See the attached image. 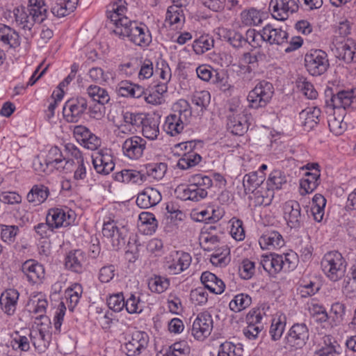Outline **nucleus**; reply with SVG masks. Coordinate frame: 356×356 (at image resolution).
<instances>
[{
  "label": "nucleus",
  "mask_w": 356,
  "mask_h": 356,
  "mask_svg": "<svg viewBox=\"0 0 356 356\" xmlns=\"http://www.w3.org/2000/svg\"><path fill=\"white\" fill-rule=\"evenodd\" d=\"M61 157V152L57 147H52L49 150L47 155V165H50V171L54 168L58 170L63 171L65 173L71 172L75 162L74 160H65Z\"/></svg>",
  "instance_id": "nucleus-21"
},
{
  "label": "nucleus",
  "mask_w": 356,
  "mask_h": 356,
  "mask_svg": "<svg viewBox=\"0 0 356 356\" xmlns=\"http://www.w3.org/2000/svg\"><path fill=\"white\" fill-rule=\"evenodd\" d=\"M252 303L251 297L245 293L237 294L234 299L229 302V309L234 312H239L247 307Z\"/></svg>",
  "instance_id": "nucleus-44"
},
{
  "label": "nucleus",
  "mask_w": 356,
  "mask_h": 356,
  "mask_svg": "<svg viewBox=\"0 0 356 356\" xmlns=\"http://www.w3.org/2000/svg\"><path fill=\"white\" fill-rule=\"evenodd\" d=\"M227 127L233 135L242 136L248 129V120L243 114H229Z\"/></svg>",
  "instance_id": "nucleus-27"
},
{
  "label": "nucleus",
  "mask_w": 356,
  "mask_h": 356,
  "mask_svg": "<svg viewBox=\"0 0 356 356\" xmlns=\"http://www.w3.org/2000/svg\"><path fill=\"white\" fill-rule=\"evenodd\" d=\"M116 91L120 96L134 98H139L145 93V89L142 86L128 81L120 82L116 87Z\"/></svg>",
  "instance_id": "nucleus-32"
},
{
  "label": "nucleus",
  "mask_w": 356,
  "mask_h": 356,
  "mask_svg": "<svg viewBox=\"0 0 356 356\" xmlns=\"http://www.w3.org/2000/svg\"><path fill=\"white\" fill-rule=\"evenodd\" d=\"M219 34L223 40L227 42L234 49L245 47V40L241 33L234 29H222Z\"/></svg>",
  "instance_id": "nucleus-35"
},
{
  "label": "nucleus",
  "mask_w": 356,
  "mask_h": 356,
  "mask_svg": "<svg viewBox=\"0 0 356 356\" xmlns=\"http://www.w3.org/2000/svg\"><path fill=\"white\" fill-rule=\"evenodd\" d=\"M305 65L312 76H321L330 67L327 54L321 49H312L305 56Z\"/></svg>",
  "instance_id": "nucleus-5"
},
{
  "label": "nucleus",
  "mask_w": 356,
  "mask_h": 356,
  "mask_svg": "<svg viewBox=\"0 0 356 356\" xmlns=\"http://www.w3.org/2000/svg\"><path fill=\"white\" fill-rule=\"evenodd\" d=\"M320 177V170L307 172L304 177L300 180V194L304 195L312 193L321 184Z\"/></svg>",
  "instance_id": "nucleus-31"
},
{
  "label": "nucleus",
  "mask_w": 356,
  "mask_h": 356,
  "mask_svg": "<svg viewBox=\"0 0 356 356\" xmlns=\"http://www.w3.org/2000/svg\"><path fill=\"white\" fill-rule=\"evenodd\" d=\"M38 329L30 330L29 339L35 349L39 353H44L50 343L51 334L47 326H39Z\"/></svg>",
  "instance_id": "nucleus-22"
},
{
  "label": "nucleus",
  "mask_w": 356,
  "mask_h": 356,
  "mask_svg": "<svg viewBox=\"0 0 356 356\" xmlns=\"http://www.w3.org/2000/svg\"><path fill=\"white\" fill-rule=\"evenodd\" d=\"M323 339V345L315 352L314 356H335L337 351L334 343L336 341L330 335L325 336Z\"/></svg>",
  "instance_id": "nucleus-48"
},
{
  "label": "nucleus",
  "mask_w": 356,
  "mask_h": 356,
  "mask_svg": "<svg viewBox=\"0 0 356 356\" xmlns=\"http://www.w3.org/2000/svg\"><path fill=\"white\" fill-rule=\"evenodd\" d=\"M284 218L291 229L298 230L303 226L305 216L301 214V207L297 201L289 200L285 202Z\"/></svg>",
  "instance_id": "nucleus-9"
},
{
  "label": "nucleus",
  "mask_w": 356,
  "mask_h": 356,
  "mask_svg": "<svg viewBox=\"0 0 356 356\" xmlns=\"http://www.w3.org/2000/svg\"><path fill=\"white\" fill-rule=\"evenodd\" d=\"M327 106L333 108H356V88L341 90L332 95L330 99L326 101Z\"/></svg>",
  "instance_id": "nucleus-13"
},
{
  "label": "nucleus",
  "mask_w": 356,
  "mask_h": 356,
  "mask_svg": "<svg viewBox=\"0 0 356 356\" xmlns=\"http://www.w3.org/2000/svg\"><path fill=\"white\" fill-rule=\"evenodd\" d=\"M200 280L204 286V288L209 289L215 294H221L225 291V285L224 282L211 272L205 271L202 273Z\"/></svg>",
  "instance_id": "nucleus-30"
},
{
  "label": "nucleus",
  "mask_w": 356,
  "mask_h": 356,
  "mask_svg": "<svg viewBox=\"0 0 356 356\" xmlns=\"http://www.w3.org/2000/svg\"><path fill=\"white\" fill-rule=\"evenodd\" d=\"M0 44L9 48H17L20 45L18 33L6 24H0Z\"/></svg>",
  "instance_id": "nucleus-29"
},
{
  "label": "nucleus",
  "mask_w": 356,
  "mask_h": 356,
  "mask_svg": "<svg viewBox=\"0 0 356 356\" xmlns=\"http://www.w3.org/2000/svg\"><path fill=\"white\" fill-rule=\"evenodd\" d=\"M145 118L143 113L127 111L123 113V121L137 131V128L142 126Z\"/></svg>",
  "instance_id": "nucleus-51"
},
{
  "label": "nucleus",
  "mask_w": 356,
  "mask_h": 356,
  "mask_svg": "<svg viewBox=\"0 0 356 356\" xmlns=\"http://www.w3.org/2000/svg\"><path fill=\"white\" fill-rule=\"evenodd\" d=\"M27 8L28 10H34L43 21L47 17V6L44 0H29Z\"/></svg>",
  "instance_id": "nucleus-54"
},
{
  "label": "nucleus",
  "mask_w": 356,
  "mask_h": 356,
  "mask_svg": "<svg viewBox=\"0 0 356 356\" xmlns=\"http://www.w3.org/2000/svg\"><path fill=\"white\" fill-rule=\"evenodd\" d=\"M49 194L47 187L43 185H35L27 194V200L35 204H40L44 202Z\"/></svg>",
  "instance_id": "nucleus-38"
},
{
  "label": "nucleus",
  "mask_w": 356,
  "mask_h": 356,
  "mask_svg": "<svg viewBox=\"0 0 356 356\" xmlns=\"http://www.w3.org/2000/svg\"><path fill=\"white\" fill-rule=\"evenodd\" d=\"M264 179V175H259L258 172L246 174L243 179V186L245 193H252L253 191L261 186Z\"/></svg>",
  "instance_id": "nucleus-37"
},
{
  "label": "nucleus",
  "mask_w": 356,
  "mask_h": 356,
  "mask_svg": "<svg viewBox=\"0 0 356 356\" xmlns=\"http://www.w3.org/2000/svg\"><path fill=\"white\" fill-rule=\"evenodd\" d=\"M155 72L159 74V77L167 83L171 77V70L166 61L160 59L156 63Z\"/></svg>",
  "instance_id": "nucleus-62"
},
{
  "label": "nucleus",
  "mask_w": 356,
  "mask_h": 356,
  "mask_svg": "<svg viewBox=\"0 0 356 356\" xmlns=\"http://www.w3.org/2000/svg\"><path fill=\"white\" fill-rule=\"evenodd\" d=\"M214 40L208 35H201L193 44V49L196 54H202L213 47Z\"/></svg>",
  "instance_id": "nucleus-46"
},
{
  "label": "nucleus",
  "mask_w": 356,
  "mask_h": 356,
  "mask_svg": "<svg viewBox=\"0 0 356 356\" xmlns=\"http://www.w3.org/2000/svg\"><path fill=\"white\" fill-rule=\"evenodd\" d=\"M188 185L182 189V197L194 202H199L205 198L208 195L207 190L213 185L211 179L202 174L191 175L188 179Z\"/></svg>",
  "instance_id": "nucleus-2"
},
{
  "label": "nucleus",
  "mask_w": 356,
  "mask_h": 356,
  "mask_svg": "<svg viewBox=\"0 0 356 356\" xmlns=\"http://www.w3.org/2000/svg\"><path fill=\"white\" fill-rule=\"evenodd\" d=\"M124 298L122 293L110 296L107 300L108 307L115 312H119L124 307Z\"/></svg>",
  "instance_id": "nucleus-59"
},
{
  "label": "nucleus",
  "mask_w": 356,
  "mask_h": 356,
  "mask_svg": "<svg viewBox=\"0 0 356 356\" xmlns=\"http://www.w3.org/2000/svg\"><path fill=\"white\" fill-rule=\"evenodd\" d=\"M270 8L272 9L275 19L284 21L289 17V13H293L298 9L295 0H271Z\"/></svg>",
  "instance_id": "nucleus-19"
},
{
  "label": "nucleus",
  "mask_w": 356,
  "mask_h": 356,
  "mask_svg": "<svg viewBox=\"0 0 356 356\" xmlns=\"http://www.w3.org/2000/svg\"><path fill=\"white\" fill-rule=\"evenodd\" d=\"M296 86L298 90L302 93L307 99H314L318 96L313 84L304 76H298L296 80Z\"/></svg>",
  "instance_id": "nucleus-39"
},
{
  "label": "nucleus",
  "mask_w": 356,
  "mask_h": 356,
  "mask_svg": "<svg viewBox=\"0 0 356 356\" xmlns=\"http://www.w3.org/2000/svg\"><path fill=\"white\" fill-rule=\"evenodd\" d=\"M127 11V3L123 0H118L108 6L106 16L110 23L114 26L113 29H121L125 24L124 20L129 19L125 16Z\"/></svg>",
  "instance_id": "nucleus-16"
},
{
  "label": "nucleus",
  "mask_w": 356,
  "mask_h": 356,
  "mask_svg": "<svg viewBox=\"0 0 356 356\" xmlns=\"http://www.w3.org/2000/svg\"><path fill=\"white\" fill-rule=\"evenodd\" d=\"M252 193L253 195L252 198L254 200L255 206H268L275 194L273 190L267 186L266 187L261 186L253 191Z\"/></svg>",
  "instance_id": "nucleus-36"
},
{
  "label": "nucleus",
  "mask_w": 356,
  "mask_h": 356,
  "mask_svg": "<svg viewBox=\"0 0 356 356\" xmlns=\"http://www.w3.org/2000/svg\"><path fill=\"white\" fill-rule=\"evenodd\" d=\"M88 102L86 98L78 97L68 99L63 108V116L67 122H76L87 111Z\"/></svg>",
  "instance_id": "nucleus-8"
},
{
  "label": "nucleus",
  "mask_w": 356,
  "mask_h": 356,
  "mask_svg": "<svg viewBox=\"0 0 356 356\" xmlns=\"http://www.w3.org/2000/svg\"><path fill=\"white\" fill-rule=\"evenodd\" d=\"M285 323L282 322L280 318L273 319L270 328V334L273 341L280 339L284 331Z\"/></svg>",
  "instance_id": "nucleus-61"
},
{
  "label": "nucleus",
  "mask_w": 356,
  "mask_h": 356,
  "mask_svg": "<svg viewBox=\"0 0 356 356\" xmlns=\"http://www.w3.org/2000/svg\"><path fill=\"white\" fill-rule=\"evenodd\" d=\"M273 94V84L265 80L261 81L248 93V106L254 109L265 107L270 102Z\"/></svg>",
  "instance_id": "nucleus-4"
},
{
  "label": "nucleus",
  "mask_w": 356,
  "mask_h": 356,
  "mask_svg": "<svg viewBox=\"0 0 356 356\" xmlns=\"http://www.w3.org/2000/svg\"><path fill=\"white\" fill-rule=\"evenodd\" d=\"M167 170V165L163 163L150 164L147 167V174L156 180L161 179Z\"/></svg>",
  "instance_id": "nucleus-55"
},
{
  "label": "nucleus",
  "mask_w": 356,
  "mask_h": 356,
  "mask_svg": "<svg viewBox=\"0 0 356 356\" xmlns=\"http://www.w3.org/2000/svg\"><path fill=\"white\" fill-rule=\"evenodd\" d=\"M173 114L180 116L184 120H188L192 116V111L188 102L184 99L179 100L174 105Z\"/></svg>",
  "instance_id": "nucleus-53"
},
{
  "label": "nucleus",
  "mask_w": 356,
  "mask_h": 356,
  "mask_svg": "<svg viewBox=\"0 0 356 356\" xmlns=\"http://www.w3.org/2000/svg\"><path fill=\"white\" fill-rule=\"evenodd\" d=\"M202 160L201 156L193 151L183 154L177 162V167L181 170H186L197 165Z\"/></svg>",
  "instance_id": "nucleus-42"
},
{
  "label": "nucleus",
  "mask_w": 356,
  "mask_h": 356,
  "mask_svg": "<svg viewBox=\"0 0 356 356\" xmlns=\"http://www.w3.org/2000/svg\"><path fill=\"white\" fill-rule=\"evenodd\" d=\"M254 263L249 259H244L238 267V274L243 280H249L254 274Z\"/></svg>",
  "instance_id": "nucleus-58"
},
{
  "label": "nucleus",
  "mask_w": 356,
  "mask_h": 356,
  "mask_svg": "<svg viewBox=\"0 0 356 356\" xmlns=\"http://www.w3.org/2000/svg\"><path fill=\"white\" fill-rule=\"evenodd\" d=\"M302 115H305V126L312 129L319 122V116L321 115V110L318 108H313L312 110L302 112Z\"/></svg>",
  "instance_id": "nucleus-56"
},
{
  "label": "nucleus",
  "mask_w": 356,
  "mask_h": 356,
  "mask_svg": "<svg viewBox=\"0 0 356 356\" xmlns=\"http://www.w3.org/2000/svg\"><path fill=\"white\" fill-rule=\"evenodd\" d=\"M191 263V257L188 253L174 251L166 258L165 268L171 275H178L187 269Z\"/></svg>",
  "instance_id": "nucleus-7"
},
{
  "label": "nucleus",
  "mask_w": 356,
  "mask_h": 356,
  "mask_svg": "<svg viewBox=\"0 0 356 356\" xmlns=\"http://www.w3.org/2000/svg\"><path fill=\"white\" fill-rule=\"evenodd\" d=\"M188 122V120H184L181 117L172 113L166 118L163 129L168 134L175 136L180 134L183 131L185 124Z\"/></svg>",
  "instance_id": "nucleus-33"
},
{
  "label": "nucleus",
  "mask_w": 356,
  "mask_h": 356,
  "mask_svg": "<svg viewBox=\"0 0 356 356\" xmlns=\"http://www.w3.org/2000/svg\"><path fill=\"white\" fill-rule=\"evenodd\" d=\"M75 219V213L72 210L60 208H53L49 210L46 217L47 222H50L51 227L59 228L67 227L71 225Z\"/></svg>",
  "instance_id": "nucleus-12"
},
{
  "label": "nucleus",
  "mask_w": 356,
  "mask_h": 356,
  "mask_svg": "<svg viewBox=\"0 0 356 356\" xmlns=\"http://www.w3.org/2000/svg\"><path fill=\"white\" fill-rule=\"evenodd\" d=\"M30 305L32 306V312L36 314L35 322L38 326H47L51 327V321L48 316L45 315L47 307L48 305L47 300L42 293H38L31 298L30 300Z\"/></svg>",
  "instance_id": "nucleus-17"
},
{
  "label": "nucleus",
  "mask_w": 356,
  "mask_h": 356,
  "mask_svg": "<svg viewBox=\"0 0 356 356\" xmlns=\"http://www.w3.org/2000/svg\"><path fill=\"white\" fill-rule=\"evenodd\" d=\"M13 15L16 24L25 31H31L35 23L43 22L34 10H28V8L23 6L14 8Z\"/></svg>",
  "instance_id": "nucleus-11"
},
{
  "label": "nucleus",
  "mask_w": 356,
  "mask_h": 356,
  "mask_svg": "<svg viewBox=\"0 0 356 356\" xmlns=\"http://www.w3.org/2000/svg\"><path fill=\"white\" fill-rule=\"evenodd\" d=\"M286 183V177L285 174L278 170H273L270 175L266 181V186L273 190H279L283 184Z\"/></svg>",
  "instance_id": "nucleus-47"
},
{
  "label": "nucleus",
  "mask_w": 356,
  "mask_h": 356,
  "mask_svg": "<svg viewBox=\"0 0 356 356\" xmlns=\"http://www.w3.org/2000/svg\"><path fill=\"white\" fill-rule=\"evenodd\" d=\"M87 93L93 101L99 104L105 105L110 101V96L107 90L99 86L91 85L87 88Z\"/></svg>",
  "instance_id": "nucleus-41"
},
{
  "label": "nucleus",
  "mask_w": 356,
  "mask_h": 356,
  "mask_svg": "<svg viewBox=\"0 0 356 356\" xmlns=\"http://www.w3.org/2000/svg\"><path fill=\"white\" fill-rule=\"evenodd\" d=\"M161 200V195L156 189L147 187L139 193L136 204L141 209H148L156 205Z\"/></svg>",
  "instance_id": "nucleus-24"
},
{
  "label": "nucleus",
  "mask_w": 356,
  "mask_h": 356,
  "mask_svg": "<svg viewBox=\"0 0 356 356\" xmlns=\"http://www.w3.org/2000/svg\"><path fill=\"white\" fill-rule=\"evenodd\" d=\"M124 307L129 314L140 313L143 310L140 306L139 297H136L134 294H131L130 297L126 300Z\"/></svg>",
  "instance_id": "nucleus-63"
},
{
  "label": "nucleus",
  "mask_w": 356,
  "mask_h": 356,
  "mask_svg": "<svg viewBox=\"0 0 356 356\" xmlns=\"http://www.w3.org/2000/svg\"><path fill=\"white\" fill-rule=\"evenodd\" d=\"M170 282L167 278L159 275H155L149 280V289L154 293H161L164 292L169 286Z\"/></svg>",
  "instance_id": "nucleus-49"
},
{
  "label": "nucleus",
  "mask_w": 356,
  "mask_h": 356,
  "mask_svg": "<svg viewBox=\"0 0 356 356\" xmlns=\"http://www.w3.org/2000/svg\"><path fill=\"white\" fill-rule=\"evenodd\" d=\"M336 49V56L346 63L356 62V43L352 39L343 40L336 38L333 42Z\"/></svg>",
  "instance_id": "nucleus-14"
},
{
  "label": "nucleus",
  "mask_w": 356,
  "mask_h": 356,
  "mask_svg": "<svg viewBox=\"0 0 356 356\" xmlns=\"http://www.w3.org/2000/svg\"><path fill=\"white\" fill-rule=\"evenodd\" d=\"M343 292L348 298L356 297V280L351 275L344 280Z\"/></svg>",
  "instance_id": "nucleus-64"
},
{
  "label": "nucleus",
  "mask_w": 356,
  "mask_h": 356,
  "mask_svg": "<svg viewBox=\"0 0 356 356\" xmlns=\"http://www.w3.org/2000/svg\"><path fill=\"white\" fill-rule=\"evenodd\" d=\"M260 35L263 40L270 44L281 45L286 43L288 39V33L285 31L273 28L270 24L263 28Z\"/></svg>",
  "instance_id": "nucleus-23"
},
{
  "label": "nucleus",
  "mask_w": 356,
  "mask_h": 356,
  "mask_svg": "<svg viewBox=\"0 0 356 356\" xmlns=\"http://www.w3.org/2000/svg\"><path fill=\"white\" fill-rule=\"evenodd\" d=\"M213 329L211 315L207 312L200 313L194 320L192 325V335L197 340H204L210 335Z\"/></svg>",
  "instance_id": "nucleus-10"
},
{
  "label": "nucleus",
  "mask_w": 356,
  "mask_h": 356,
  "mask_svg": "<svg viewBox=\"0 0 356 356\" xmlns=\"http://www.w3.org/2000/svg\"><path fill=\"white\" fill-rule=\"evenodd\" d=\"M321 268L326 276L332 281H337L345 273V261L341 254L337 251L326 253L321 262Z\"/></svg>",
  "instance_id": "nucleus-3"
},
{
  "label": "nucleus",
  "mask_w": 356,
  "mask_h": 356,
  "mask_svg": "<svg viewBox=\"0 0 356 356\" xmlns=\"http://www.w3.org/2000/svg\"><path fill=\"white\" fill-rule=\"evenodd\" d=\"M229 254V250L227 248L224 249L221 252L216 250L215 253L211 255L210 261L213 266L217 267L225 266L230 261Z\"/></svg>",
  "instance_id": "nucleus-52"
},
{
  "label": "nucleus",
  "mask_w": 356,
  "mask_h": 356,
  "mask_svg": "<svg viewBox=\"0 0 356 356\" xmlns=\"http://www.w3.org/2000/svg\"><path fill=\"white\" fill-rule=\"evenodd\" d=\"M309 330L305 323H296L284 338L285 349L300 348L309 339Z\"/></svg>",
  "instance_id": "nucleus-6"
},
{
  "label": "nucleus",
  "mask_w": 356,
  "mask_h": 356,
  "mask_svg": "<svg viewBox=\"0 0 356 356\" xmlns=\"http://www.w3.org/2000/svg\"><path fill=\"white\" fill-rule=\"evenodd\" d=\"M19 293L17 290L10 289L2 293L0 297V305L2 310L9 316L13 315L15 312Z\"/></svg>",
  "instance_id": "nucleus-28"
},
{
  "label": "nucleus",
  "mask_w": 356,
  "mask_h": 356,
  "mask_svg": "<svg viewBox=\"0 0 356 356\" xmlns=\"http://www.w3.org/2000/svg\"><path fill=\"white\" fill-rule=\"evenodd\" d=\"M345 309L346 307L342 303L335 302L332 304L330 312H327L330 327L338 326L342 322Z\"/></svg>",
  "instance_id": "nucleus-40"
},
{
  "label": "nucleus",
  "mask_w": 356,
  "mask_h": 356,
  "mask_svg": "<svg viewBox=\"0 0 356 356\" xmlns=\"http://www.w3.org/2000/svg\"><path fill=\"white\" fill-rule=\"evenodd\" d=\"M159 122L154 118H145L142 124L143 135L149 140H155L159 134Z\"/></svg>",
  "instance_id": "nucleus-43"
},
{
  "label": "nucleus",
  "mask_w": 356,
  "mask_h": 356,
  "mask_svg": "<svg viewBox=\"0 0 356 356\" xmlns=\"http://www.w3.org/2000/svg\"><path fill=\"white\" fill-rule=\"evenodd\" d=\"M125 24L120 29H113L112 33L121 39L128 38L135 44L146 47L152 42L151 34L145 26H138L136 22L124 19Z\"/></svg>",
  "instance_id": "nucleus-1"
},
{
  "label": "nucleus",
  "mask_w": 356,
  "mask_h": 356,
  "mask_svg": "<svg viewBox=\"0 0 356 356\" xmlns=\"http://www.w3.org/2000/svg\"><path fill=\"white\" fill-rule=\"evenodd\" d=\"M259 244L263 249L280 248L284 245L282 235L277 231H266L259 238Z\"/></svg>",
  "instance_id": "nucleus-34"
},
{
  "label": "nucleus",
  "mask_w": 356,
  "mask_h": 356,
  "mask_svg": "<svg viewBox=\"0 0 356 356\" xmlns=\"http://www.w3.org/2000/svg\"><path fill=\"white\" fill-rule=\"evenodd\" d=\"M86 255L81 250L71 251L65 257V265L66 268L77 273H81L86 265Z\"/></svg>",
  "instance_id": "nucleus-25"
},
{
  "label": "nucleus",
  "mask_w": 356,
  "mask_h": 356,
  "mask_svg": "<svg viewBox=\"0 0 356 356\" xmlns=\"http://www.w3.org/2000/svg\"><path fill=\"white\" fill-rule=\"evenodd\" d=\"M210 93L207 90L196 91L192 96V102L202 110L210 102Z\"/></svg>",
  "instance_id": "nucleus-57"
},
{
  "label": "nucleus",
  "mask_w": 356,
  "mask_h": 356,
  "mask_svg": "<svg viewBox=\"0 0 356 356\" xmlns=\"http://www.w3.org/2000/svg\"><path fill=\"white\" fill-rule=\"evenodd\" d=\"M264 15L259 10L251 8L241 13V21L246 26H257L262 22V15Z\"/></svg>",
  "instance_id": "nucleus-45"
},
{
  "label": "nucleus",
  "mask_w": 356,
  "mask_h": 356,
  "mask_svg": "<svg viewBox=\"0 0 356 356\" xmlns=\"http://www.w3.org/2000/svg\"><path fill=\"white\" fill-rule=\"evenodd\" d=\"M148 343V336L145 332L135 331L131 338L124 344V352L128 356H136L146 348Z\"/></svg>",
  "instance_id": "nucleus-20"
},
{
  "label": "nucleus",
  "mask_w": 356,
  "mask_h": 356,
  "mask_svg": "<svg viewBox=\"0 0 356 356\" xmlns=\"http://www.w3.org/2000/svg\"><path fill=\"white\" fill-rule=\"evenodd\" d=\"M190 298L195 305H202L207 302L208 293L204 288L198 287L191 291Z\"/></svg>",
  "instance_id": "nucleus-60"
},
{
  "label": "nucleus",
  "mask_w": 356,
  "mask_h": 356,
  "mask_svg": "<svg viewBox=\"0 0 356 356\" xmlns=\"http://www.w3.org/2000/svg\"><path fill=\"white\" fill-rule=\"evenodd\" d=\"M23 273L26 276L29 282L37 283L44 277L43 266L34 260L26 261L22 266Z\"/></svg>",
  "instance_id": "nucleus-26"
},
{
  "label": "nucleus",
  "mask_w": 356,
  "mask_h": 356,
  "mask_svg": "<svg viewBox=\"0 0 356 356\" xmlns=\"http://www.w3.org/2000/svg\"><path fill=\"white\" fill-rule=\"evenodd\" d=\"M122 147L124 156L136 160L143 156L146 148V140L140 136H134L126 139Z\"/></svg>",
  "instance_id": "nucleus-18"
},
{
  "label": "nucleus",
  "mask_w": 356,
  "mask_h": 356,
  "mask_svg": "<svg viewBox=\"0 0 356 356\" xmlns=\"http://www.w3.org/2000/svg\"><path fill=\"white\" fill-rule=\"evenodd\" d=\"M92 162L96 172L108 175L114 170L115 163L111 154V149H101L92 155Z\"/></svg>",
  "instance_id": "nucleus-15"
},
{
  "label": "nucleus",
  "mask_w": 356,
  "mask_h": 356,
  "mask_svg": "<svg viewBox=\"0 0 356 356\" xmlns=\"http://www.w3.org/2000/svg\"><path fill=\"white\" fill-rule=\"evenodd\" d=\"M343 114L337 116L336 113L330 116L327 122L330 131L336 135H340L346 129V124L343 122Z\"/></svg>",
  "instance_id": "nucleus-50"
}]
</instances>
